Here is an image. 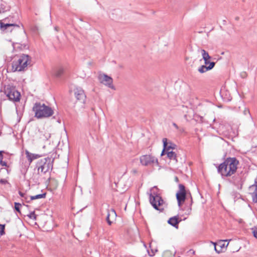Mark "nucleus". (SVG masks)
<instances>
[{
	"label": "nucleus",
	"instance_id": "2",
	"mask_svg": "<svg viewBox=\"0 0 257 257\" xmlns=\"http://www.w3.org/2000/svg\"><path fill=\"white\" fill-rule=\"evenodd\" d=\"M149 196V202L153 207L160 212H163L164 208L163 207L165 202L161 196L160 190L157 186L150 188L147 192Z\"/></svg>",
	"mask_w": 257,
	"mask_h": 257
},
{
	"label": "nucleus",
	"instance_id": "30",
	"mask_svg": "<svg viewBox=\"0 0 257 257\" xmlns=\"http://www.w3.org/2000/svg\"><path fill=\"white\" fill-rule=\"evenodd\" d=\"M21 206V204L20 203H17V202L15 203V208L17 211L20 212V207Z\"/></svg>",
	"mask_w": 257,
	"mask_h": 257
},
{
	"label": "nucleus",
	"instance_id": "26",
	"mask_svg": "<svg viewBox=\"0 0 257 257\" xmlns=\"http://www.w3.org/2000/svg\"><path fill=\"white\" fill-rule=\"evenodd\" d=\"M176 145L172 143L171 142H168V141H167V146L166 148L168 149V150L169 151L171 149L174 150L176 148Z\"/></svg>",
	"mask_w": 257,
	"mask_h": 257
},
{
	"label": "nucleus",
	"instance_id": "11",
	"mask_svg": "<svg viewBox=\"0 0 257 257\" xmlns=\"http://www.w3.org/2000/svg\"><path fill=\"white\" fill-rule=\"evenodd\" d=\"M211 243L214 245V250L218 253L221 252L223 249L226 247V246H225V243L223 240H220L217 242L211 241Z\"/></svg>",
	"mask_w": 257,
	"mask_h": 257
},
{
	"label": "nucleus",
	"instance_id": "1",
	"mask_svg": "<svg viewBox=\"0 0 257 257\" xmlns=\"http://www.w3.org/2000/svg\"><path fill=\"white\" fill-rule=\"evenodd\" d=\"M239 165V161L236 157H228L216 166L217 171L222 179L228 178L237 172Z\"/></svg>",
	"mask_w": 257,
	"mask_h": 257
},
{
	"label": "nucleus",
	"instance_id": "12",
	"mask_svg": "<svg viewBox=\"0 0 257 257\" xmlns=\"http://www.w3.org/2000/svg\"><path fill=\"white\" fill-rule=\"evenodd\" d=\"M116 217V213L113 209H111L107 210V214L106 218V220L107 223L110 225L112 223V221L111 219H115Z\"/></svg>",
	"mask_w": 257,
	"mask_h": 257
},
{
	"label": "nucleus",
	"instance_id": "25",
	"mask_svg": "<svg viewBox=\"0 0 257 257\" xmlns=\"http://www.w3.org/2000/svg\"><path fill=\"white\" fill-rule=\"evenodd\" d=\"M150 249H147V252L150 256H153L155 255L156 252L158 251L156 248H152L151 244L150 245Z\"/></svg>",
	"mask_w": 257,
	"mask_h": 257
},
{
	"label": "nucleus",
	"instance_id": "18",
	"mask_svg": "<svg viewBox=\"0 0 257 257\" xmlns=\"http://www.w3.org/2000/svg\"><path fill=\"white\" fill-rule=\"evenodd\" d=\"M167 157L171 160H173L175 162V163H177L178 162L177 159V155L176 154L171 151H169L167 153Z\"/></svg>",
	"mask_w": 257,
	"mask_h": 257
},
{
	"label": "nucleus",
	"instance_id": "4",
	"mask_svg": "<svg viewBox=\"0 0 257 257\" xmlns=\"http://www.w3.org/2000/svg\"><path fill=\"white\" fill-rule=\"evenodd\" d=\"M33 109L35 113V116L38 118L48 117L54 113L51 107L40 102L35 103Z\"/></svg>",
	"mask_w": 257,
	"mask_h": 257
},
{
	"label": "nucleus",
	"instance_id": "23",
	"mask_svg": "<svg viewBox=\"0 0 257 257\" xmlns=\"http://www.w3.org/2000/svg\"><path fill=\"white\" fill-rule=\"evenodd\" d=\"M201 52L202 56V58L204 60H210L211 57L209 56L208 53L204 49H201Z\"/></svg>",
	"mask_w": 257,
	"mask_h": 257
},
{
	"label": "nucleus",
	"instance_id": "27",
	"mask_svg": "<svg viewBox=\"0 0 257 257\" xmlns=\"http://www.w3.org/2000/svg\"><path fill=\"white\" fill-rule=\"evenodd\" d=\"M178 192L186 193L185 187L184 185L182 184H179V190L178 191Z\"/></svg>",
	"mask_w": 257,
	"mask_h": 257
},
{
	"label": "nucleus",
	"instance_id": "13",
	"mask_svg": "<svg viewBox=\"0 0 257 257\" xmlns=\"http://www.w3.org/2000/svg\"><path fill=\"white\" fill-rule=\"evenodd\" d=\"M181 221V220L179 219L178 216H175L170 218L167 222L170 225L176 228H178V224Z\"/></svg>",
	"mask_w": 257,
	"mask_h": 257
},
{
	"label": "nucleus",
	"instance_id": "10",
	"mask_svg": "<svg viewBox=\"0 0 257 257\" xmlns=\"http://www.w3.org/2000/svg\"><path fill=\"white\" fill-rule=\"evenodd\" d=\"M248 190L251 196L252 202L257 203V176L254 179L253 184L249 187Z\"/></svg>",
	"mask_w": 257,
	"mask_h": 257
},
{
	"label": "nucleus",
	"instance_id": "32",
	"mask_svg": "<svg viewBox=\"0 0 257 257\" xmlns=\"http://www.w3.org/2000/svg\"><path fill=\"white\" fill-rule=\"evenodd\" d=\"M243 112L244 115H246L248 114V115H249V117H250L251 118H252L251 115V114H250V111H249V110L248 108H244V110H243Z\"/></svg>",
	"mask_w": 257,
	"mask_h": 257
},
{
	"label": "nucleus",
	"instance_id": "28",
	"mask_svg": "<svg viewBox=\"0 0 257 257\" xmlns=\"http://www.w3.org/2000/svg\"><path fill=\"white\" fill-rule=\"evenodd\" d=\"M223 94H222V97L224 99V101L228 102L230 101L232 99V97L229 95H227L226 93L225 94V96H223Z\"/></svg>",
	"mask_w": 257,
	"mask_h": 257
},
{
	"label": "nucleus",
	"instance_id": "33",
	"mask_svg": "<svg viewBox=\"0 0 257 257\" xmlns=\"http://www.w3.org/2000/svg\"><path fill=\"white\" fill-rule=\"evenodd\" d=\"M253 236L257 239V227L252 228Z\"/></svg>",
	"mask_w": 257,
	"mask_h": 257
},
{
	"label": "nucleus",
	"instance_id": "15",
	"mask_svg": "<svg viewBox=\"0 0 257 257\" xmlns=\"http://www.w3.org/2000/svg\"><path fill=\"white\" fill-rule=\"evenodd\" d=\"M156 163L158 164V159L155 157L151 155H146V166Z\"/></svg>",
	"mask_w": 257,
	"mask_h": 257
},
{
	"label": "nucleus",
	"instance_id": "24",
	"mask_svg": "<svg viewBox=\"0 0 257 257\" xmlns=\"http://www.w3.org/2000/svg\"><path fill=\"white\" fill-rule=\"evenodd\" d=\"M64 69L62 67L58 68L55 71V75L56 77H60L64 73Z\"/></svg>",
	"mask_w": 257,
	"mask_h": 257
},
{
	"label": "nucleus",
	"instance_id": "19",
	"mask_svg": "<svg viewBox=\"0 0 257 257\" xmlns=\"http://www.w3.org/2000/svg\"><path fill=\"white\" fill-rule=\"evenodd\" d=\"M12 26L18 27V25L15 24H9V23L5 24L4 23H2V21H0V28H1V29L3 31L7 29L9 27H12Z\"/></svg>",
	"mask_w": 257,
	"mask_h": 257
},
{
	"label": "nucleus",
	"instance_id": "34",
	"mask_svg": "<svg viewBox=\"0 0 257 257\" xmlns=\"http://www.w3.org/2000/svg\"><path fill=\"white\" fill-rule=\"evenodd\" d=\"M43 136L44 137V139H45L46 140H48L51 137V135L49 133H45Z\"/></svg>",
	"mask_w": 257,
	"mask_h": 257
},
{
	"label": "nucleus",
	"instance_id": "9",
	"mask_svg": "<svg viewBox=\"0 0 257 257\" xmlns=\"http://www.w3.org/2000/svg\"><path fill=\"white\" fill-rule=\"evenodd\" d=\"M98 79L100 83L107 86L109 88L112 89H115L114 86L113 85V79L112 78L105 74H100L98 76Z\"/></svg>",
	"mask_w": 257,
	"mask_h": 257
},
{
	"label": "nucleus",
	"instance_id": "5",
	"mask_svg": "<svg viewBox=\"0 0 257 257\" xmlns=\"http://www.w3.org/2000/svg\"><path fill=\"white\" fill-rule=\"evenodd\" d=\"M29 60L28 55L22 54L16 57L12 63V70L14 72L24 70L28 65Z\"/></svg>",
	"mask_w": 257,
	"mask_h": 257
},
{
	"label": "nucleus",
	"instance_id": "43",
	"mask_svg": "<svg viewBox=\"0 0 257 257\" xmlns=\"http://www.w3.org/2000/svg\"><path fill=\"white\" fill-rule=\"evenodd\" d=\"M175 181L177 183L179 181V178L177 176L175 177Z\"/></svg>",
	"mask_w": 257,
	"mask_h": 257
},
{
	"label": "nucleus",
	"instance_id": "3",
	"mask_svg": "<svg viewBox=\"0 0 257 257\" xmlns=\"http://www.w3.org/2000/svg\"><path fill=\"white\" fill-rule=\"evenodd\" d=\"M74 95L76 98L74 107L76 110L82 111L85 108L86 95L84 90L80 87L76 86L73 89Z\"/></svg>",
	"mask_w": 257,
	"mask_h": 257
},
{
	"label": "nucleus",
	"instance_id": "22",
	"mask_svg": "<svg viewBox=\"0 0 257 257\" xmlns=\"http://www.w3.org/2000/svg\"><path fill=\"white\" fill-rule=\"evenodd\" d=\"M176 196V199L179 200H182L185 201L186 199V193H180L177 192Z\"/></svg>",
	"mask_w": 257,
	"mask_h": 257
},
{
	"label": "nucleus",
	"instance_id": "7",
	"mask_svg": "<svg viewBox=\"0 0 257 257\" xmlns=\"http://www.w3.org/2000/svg\"><path fill=\"white\" fill-rule=\"evenodd\" d=\"M245 173L243 171L235 173L231 176L229 182L234 185L238 189H241L245 180Z\"/></svg>",
	"mask_w": 257,
	"mask_h": 257
},
{
	"label": "nucleus",
	"instance_id": "44",
	"mask_svg": "<svg viewBox=\"0 0 257 257\" xmlns=\"http://www.w3.org/2000/svg\"><path fill=\"white\" fill-rule=\"evenodd\" d=\"M173 126H174L176 128H178V125H177V124L176 123H173Z\"/></svg>",
	"mask_w": 257,
	"mask_h": 257
},
{
	"label": "nucleus",
	"instance_id": "14",
	"mask_svg": "<svg viewBox=\"0 0 257 257\" xmlns=\"http://www.w3.org/2000/svg\"><path fill=\"white\" fill-rule=\"evenodd\" d=\"M215 63H212L210 64V65H209L208 66L206 65H201L198 69V71L200 73H204L208 71H209L213 69L214 67L215 66Z\"/></svg>",
	"mask_w": 257,
	"mask_h": 257
},
{
	"label": "nucleus",
	"instance_id": "45",
	"mask_svg": "<svg viewBox=\"0 0 257 257\" xmlns=\"http://www.w3.org/2000/svg\"><path fill=\"white\" fill-rule=\"evenodd\" d=\"M178 257H180V256H178Z\"/></svg>",
	"mask_w": 257,
	"mask_h": 257
},
{
	"label": "nucleus",
	"instance_id": "35",
	"mask_svg": "<svg viewBox=\"0 0 257 257\" xmlns=\"http://www.w3.org/2000/svg\"><path fill=\"white\" fill-rule=\"evenodd\" d=\"M140 162L142 164V165H145V155H143L140 157Z\"/></svg>",
	"mask_w": 257,
	"mask_h": 257
},
{
	"label": "nucleus",
	"instance_id": "16",
	"mask_svg": "<svg viewBox=\"0 0 257 257\" xmlns=\"http://www.w3.org/2000/svg\"><path fill=\"white\" fill-rule=\"evenodd\" d=\"M25 154L29 162V165L32 163V162L33 160L37 159L40 157V155L38 154H32L30 153L28 150L25 151Z\"/></svg>",
	"mask_w": 257,
	"mask_h": 257
},
{
	"label": "nucleus",
	"instance_id": "20",
	"mask_svg": "<svg viewBox=\"0 0 257 257\" xmlns=\"http://www.w3.org/2000/svg\"><path fill=\"white\" fill-rule=\"evenodd\" d=\"M168 141L167 138H163L162 142L163 143V149L162 151V153L161 154V156H164L165 155H167V153L169 151L167 149V141Z\"/></svg>",
	"mask_w": 257,
	"mask_h": 257
},
{
	"label": "nucleus",
	"instance_id": "21",
	"mask_svg": "<svg viewBox=\"0 0 257 257\" xmlns=\"http://www.w3.org/2000/svg\"><path fill=\"white\" fill-rule=\"evenodd\" d=\"M46 193H43V194H38V195H35V196H30V200H27V202H29L30 201H31V200H33L38 199H40V198H45L46 197Z\"/></svg>",
	"mask_w": 257,
	"mask_h": 257
},
{
	"label": "nucleus",
	"instance_id": "17",
	"mask_svg": "<svg viewBox=\"0 0 257 257\" xmlns=\"http://www.w3.org/2000/svg\"><path fill=\"white\" fill-rule=\"evenodd\" d=\"M1 1V3L0 4V9L2 10V12H4V13L9 11L10 10V6L8 5L6 2Z\"/></svg>",
	"mask_w": 257,
	"mask_h": 257
},
{
	"label": "nucleus",
	"instance_id": "8",
	"mask_svg": "<svg viewBox=\"0 0 257 257\" xmlns=\"http://www.w3.org/2000/svg\"><path fill=\"white\" fill-rule=\"evenodd\" d=\"M4 92L10 100L14 102L19 101L21 94L15 87L10 85L5 87Z\"/></svg>",
	"mask_w": 257,
	"mask_h": 257
},
{
	"label": "nucleus",
	"instance_id": "42",
	"mask_svg": "<svg viewBox=\"0 0 257 257\" xmlns=\"http://www.w3.org/2000/svg\"><path fill=\"white\" fill-rule=\"evenodd\" d=\"M19 195H20L21 197H24V195H25V194H24V193H22V192L19 191Z\"/></svg>",
	"mask_w": 257,
	"mask_h": 257
},
{
	"label": "nucleus",
	"instance_id": "31",
	"mask_svg": "<svg viewBox=\"0 0 257 257\" xmlns=\"http://www.w3.org/2000/svg\"><path fill=\"white\" fill-rule=\"evenodd\" d=\"M30 219H36V215L35 211L31 212L29 215H27Z\"/></svg>",
	"mask_w": 257,
	"mask_h": 257
},
{
	"label": "nucleus",
	"instance_id": "38",
	"mask_svg": "<svg viewBox=\"0 0 257 257\" xmlns=\"http://www.w3.org/2000/svg\"><path fill=\"white\" fill-rule=\"evenodd\" d=\"M0 165H2V166H7V163L5 161H3V159H2V161L0 162Z\"/></svg>",
	"mask_w": 257,
	"mask_h": 257
},
{
	"label": "nucleus",
	"instance_id": "39",
	"mask_svg": "<svg viewBox=\"0 0 257 257\" xmlns=\"http://www.w3.org/2000/svg\"><path fill=\"white\" fill-rule=\"evenodd\" d=\"M247 74L245 72H242L240 74V76L242 78H245L246 77Z\"/></svg>",
	"mask_w": 257,
	"mask_h": 257
},
{
	"label": "nucleus",
	"instance_id": "41",
	"mask_svg": "<svg viewBox=\"0 0 257 257\" xmlns=\"http://www.w3.org/2000/svg\"><path fill=\"white\" fill-rule=\"evenodd\" d=\"M7 182V181L5 179H1L0 183L3 184H6Z\"/></svg>",
	"mask_w": 257,
	"mask_h": 257
},
{
	"label": "nucleus",
	"instance_id": "6",
	"mask_svg": "<svg viewBox=\"0 0 257 257\" xmlns=\"http://www.w3.org/2000/svg\"><path fill=\"white\" fill-rule=\"evenodd\" d=\"M53 159L49 157L41 159L38 161L36 165V168L38 170V173L40 172L46 174L53 168Z\"/></svg>",
	"mask_w": 257,
	"mask_h": 257
},
{
	"label": "nucleus",
	"instance_id": "29",
	"mask_svg": "<svg viewBox=\"0 0 257 257\" xmlns=\"http://www.w3.org/2000/svg\"><path fill=\"white\" fill-rule=\"evenodd\" d=\"M5 224L2 225V224H0V235H3L5 234Z\"/></svg>",
	"mask_w": 257,
	"mask_h": 257
},
{
	"label": "nucleus",
	"instance_id": "37",
	"mask_svg": "<svg viewBox=\"0 0 257 257\" xmlns=\"http://www.w3.org/2000/svg\"><path fill=\"white\" fill-rule=\"evenodd\" d=\"M177 202H178V205L180 207L181 206L182 204L185 202V201L182 200H179V199H177Z\"/></svg>",
	"mask_w": 257,
	"mask_h": 257
},
{
	"label": "nucleus",
	"instance_id": "40",
	"mask_svg": "<svg viewBox=\"0 0 257 257\" xmlns=\"http://www.w3.org/2000/svg\"><path fill=\"white\" fill-rule=\"evenodd\" d=\"M3 153H4V151H0V162L2 161V159H3Z\"/></svg>",
	"mask_w": 257,
	"mask_h": 257
},
{
	"label": "nucleus",
	"instance_id": "36",
	"mask_svg": "<svg viewBox=\"0 0 257 257\" xmlns=\"http://www.w3.org/2000/svg\"><path fill=\"white\" fill-rule=\"evenodd\" d=\"M204 61V65L208 66L209 65H210L212 63H214V62H210V60H205Z\"/></svg>",
	"mask_w": 257,
	"mask_h": 257
}]
</instances>
